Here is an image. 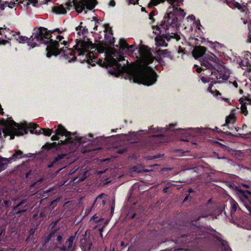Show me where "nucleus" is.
<instances>
[{"instance_id":"obj_1","label":"nucleus","mask_w":251,"mask_h":251,"mask_svg":"<svg viewBox=\"0 0 251 251\" xmlns=\"http://www.w3.org/2000/svg\"><path fill=\"white\" fill-rule=\"evenodd\" d=\"M75 48V53L92 66H94L95 63L98 61L102 66H112L108 71L116 76L126 73L134 82L147 86L154 84L157 80L156 73L148 66L154 58L147 46L141 45L140 47L139 56L137 57L136 62L129 66H126L125 64L123 66L118 64V62L124 60V57L113 49H107L105 46L101 45L97 47V52H96L95 46L88 39L86 40H79Z\"/></svg>"},{"instance_id":"obj_2","label":"nucleus","mask_w":251,"mask_h":251,"mask_svg":"<svg viewBox=\"0 0 251 251\" xmlns=\"http://www.w3.org/2000/svg\"><path fill=\"white\" fill-rule=\"evenodd\" d=\"M0 124L3 126L2 129V132L4 136H10V139H13L15 135L20 136L26 133L28 129H30L32 133H37V128H38L39 133H42L48 136H50L52 132V129L40 128L37 125L32 123H27L24 122L21 125L17 124L11 118L6 120H1Z\"/></svg>"},{"instance_id":"obj_3","label":"nucleus","mask_w":251,"mask_h":251,"mask_svg":"<svg viewBox=\"0 0 251 251\" xmlns=\"http://www.w3.org/2000/svg\"><path fill=\"white\" fill-rule=\"evenodd\" d=\"M58 30L56 29L51 32V35H53V40H50V44L46 48L47 56L49 58L52 55L56 56L61 54L69 62H71L75 60V57L73 51L66 47L67 42L63 40V37L61 36L59 32L56 33L55 31Z\"/></svg>"},{"instance_id":"obj_4","label":"nucleus","mask_w":251,"mask_h":251,"mask_svg":"<svg viewBox=\"0 0 251 251\" xmlns=\"http://www.w3.org/2000/svg\"><path fill=\"white\" fill-rule=\"evenodd\" d=\"M12 34L15 39L20 43L27 42L28 45L32 48L41 43L47 44L49 43L50 40H53V35H51V32L48 31L45 28L38 29L34 33V37L31 36L29 39L25 36H20L18 34H15L14 32Z\"/></svg>"},{"instance_id":"obj_5","label":"nucleus","mask_w":251,"mask_h":251,"mask_svg":"<svg viewBox=\"0 0 251 251\" xmlns=\"http://www.w3.org/2000/svg\"><path fill=\"white\" fill-rule=\"evenodd\" d=\"M55 134L53 135L51 139L52 140H59V136L64 135L66 138L65 140H60L59 141V144H65L68 143L75 144L77 142L81 143L86 141L83 140L82 138H79L75 133L71 134L70 132L66 130V129L61 125L58 126L57 129L55 131Z\"/></svg>"},{"instance_id":"obj_6","label":"nucleus","mask_w":251,"mask_h":251,"mask_svg":"<svg viewBox=\"0 0 251 251\" xmlns=\"http://www.w3.org/2000/svg\"><path fill=\"white\" fill-rule=\"evenodd\" d=\"M230 75V71L221 62L214 71H211V79L216 83H223L227 80Z\"/></svg>"},{"instance_id":"obj_7","label":"nucleus","mask_w":251,"mask_h":251,"mask_svg":"<svg viewBox=\"0 0 251 251\" xmlns=\"http://www.w3.org/2000/svg\"><path fill=\"white\" fill-rule=\"evenodd\" d=\"M97 4L96 0H75L74 1L73 5L78 13H81L84 11L85 14L86 9L92 10Z\"/></svg>"},{"instance_id":"obj_8","label":"nucleus","mask_w":251,"mask_h":251,"mask_svg":"<svg viewBox=\"0 0 251 251\" xmlns=\"http://www.w3.org/2000/svg\"><path fill=\"white\" fill-rule=\"evenodd\" d=\"M221 62L217 56L212 53L207 54L201 62L202 66L206 69L214 71Z\"/></svg>"},{"instance_id":"obj_9","label":"nucleus","mask_w":251,"mask_h":251,"mask_svg":"<svg viewBox=\"0 0 251 251\" xmlns=\"http://www.w3.org/2000/svg\"><path fill=\"white\" fill-rule=\"evenodd\" d=\"M177 24L178 18L175 17L172 11V8H169L168 12L165 15L162 21V24L161 25V27L165 29H168L171 27H176Z\"/></svg>"},{"instance_id":"obj_10","label":"nucleus","mask_w":251,"mask_h":251,"mask_svg":"<svg viewBox=\"0 0 251 251\" xmlns=\"http://www.w3.org/2000/svg\"><path fill=\"white\" fill-rule=\"evenodd\" d=\"M238 195L245 206L251 214V192L249 191H243L238 189Z\"/></svg>"},{"instance_id":"obj_11","label":"nucleus","mask_w":251,"mask_h":251,"mask_svg":"<svg viewBox=\"0 0 251 251\" xmlns=\"http://www.w3.org/2000/svg\"><path fill=\"white\" fill-rule=\"evenodd\" d=\"M180 2H174L171 4V6L169 7L172 8V11L175 17L178 18V21L183 19L186 15V13L183 10L177 7L178 3Z\"/></svg>"},{"instance_id":"obj_12","label":"nucleus","mask_w":251,"mask_h":251,"mask_svg":"<svg viewBox=\"0 0 251 251\" xmlns=\"http://www.w3.org/2000/svg\"><path fill=\"white\" fill-rule=\"evenodd\" d=\"M119 45L120 50L123 52H126L128 54L132 53L137 49V48L134 45L129 46L124 40H120Z\"/></svg>"},{"instance_id":"obj_13","label":"nucleus","mask_w":251,"mask_h":251,"mask_svg":"<svg viewBox=\"0 0 251 251\" xmlns=\"http://www.w3.org/2000/svg\"><path fill=\"white\" fill-rule=\"evenodd\" d=\"M65 7L61 4L58 6H54L52 7V11L58 14H64L66 13L67 9L70 10V7L72 6L71 3H66L65 4Z\"/></svg>"},{"instance_id":"obj_14","label":"nucleus","mask_w":251,"mask_h":251,"mask_svg":"<svg viewBox=\"0 0 251 251\" xmlns=\"http://www.w3.org/2000/svg\"><path fill=\"white\" fill-rule=\"evenodd\" d=\"M166 0H150V2L148 3V6L151 7L152 6H156L158 4L163 3ZM170 4H173L174 2H182L183 0H166Z\"/></svg>"},{"instance_id":"obj_15","label":"nucleus","mask_w":251,"mask_h":251,"mask_svg":"<svg viewBox=\"0 0 251 251\" xmlns=\"http://www.w3.org/2000/svg\"><path fill=\"white\" fill-rule=\"evenodd\" d=\"M206 48L204 47L199 46L194 48L192 55L195 58L201 57L206 51Z\"/></svg>"},{"instance_id":"obj_16","label":"nucleus","mask_w":251,"mask_h":251,"mask_svg":"<svg viewBox=\"0 0 251 251\" xmlns=\"http://www.w3.org/2000/svg\"><path fill=\"white\" fill-rule=\"evenodd\" d=\"M239 65L242 69L247 70L249 72H251V61L250 60L244 59L240 61Z\"/></svg>"},{"instance_id":"obj_17","label":"nucleus","mask_w":251,"mask_h":251,"mask_svg":"<svg viewBox=\"0 0 251 251\" xmlns=\"http://www.w3.org/2000/svg\"><path fill=\"white\" fill-rule=\"evenodd\" d=\"M74 240L75 236H71L70 237L68 240L66 242L64 247L62 248V250L65 251L66 250L70 249L73 246Z\"/></svg>"},{"instance_id":"obj_18","label":"nucleus","mask_w":251,"mask_h":251,"mask_svg":"<svg viewBox=\"0 0 251 251\" xmlns=\"http://www.w3.org/2000/svg\"><path fill=\"white\" fill-rule=\"evenodd\" d=\"M13 33L14 32L12 30H10L7 28L0 27V34H4L5 38L10 40L11 38L8 36V33Z\"/></svg>"},{"instance_id":"obj_19","label":"nucleus","mask_w":251,"mask_h":251,"mask_svg":"<svg viewBox=\"0 0 251 251\" xmlns=\"http://www.w3.org/2000/svg\"><path fill=\"white\" fill-rule=\"evenodd\" d=\"M155 44L157 46H167V44L162 37H156L155 39Z\"/></svg>"},{"instance_id":"obj_20","label":"nucleus","mask_w":251,"mask_h":251,"mask_svg":"<svg viewBox=\"0 0 251 251\" xmlns=\"http://www.w3.org/2000/svg\"><path fill=\"white\" fill-rule=\"evenodd\" d=\"M20 0H12L10 1H6L4 2L5 6L12 8L15 7L18 4L20 3Z\"/></svg>"},{"instance_id":"obj_21","label":"nucleus","mask_w":251,"mask_h":251,"mask_svg":"<svg viewBox=\"0 0 251 251\" xmlns=\"http://www.w3.org/2000/svg\"><path fill=\"white\" fill-rule=\"evenodd\" d=\"M240 104H241V112L244 114L245 116H247L248 115V110H247V106H246V104L247 103H249V102H243V100H240Z\"/></svg>"},{"instance_id":"obj_22","label":"nucleus","mask_w":251,"mask_h":251,"mask_svg":"<svg viewBox=\"0 0 251 251\" xmlns=\"http://www.w3.org/2000/svg\"><path fill=\"white\" fill-rule=\"evenodd\" d=\"M230 203L231 205V213L232 214L234 213L238 208V204L234 200H230Z\"/></svg>"},{"instance_id":"obj_23","label":"nucleus","mask_w":251,"mask_h":251,"mask_svg":"<svg viewBox=\"0 0 251 251\" xmlns=\"http://www.w3.org/2000/svg\"><path fill=\"white\" fill-rule=\"evenodd\" d=\"M235 120V115L232 112L226 118V124L224 125L227 126L229 124H233Z\"/></svg>"},{"instance_id":"obj_24","label":"nucleus","mask_w":251,"mask_h":251,"mask_svg":"<svg viewBox=\"0 0 251 251\" xmlns=\"http://www.w3.org/2000/svg\"><path fill=\"white\" fill-rule=\"evenodd\" d=\"M163 136L161 134L157 135H153L151 138V140L153 142H158L159 143H161L163 142L162 138Z\"/></svg>"},{"instance_id":"obj_25","label":"nucleus","mask_w":251,"mask_h":251,"mask_svg":"<svg viewBox=\"0 0 251 251\" xmlns=\"http://www.w3.org/2000/svg\"><path fill=\"white\" fill-rule=\"evenodd\" d=\"M22 157H23L22 151L20 150H17L15 151V153L13 154L11 160L15 159L16 158H21Z\"/></svg>"},{"instance_id":"obj_26","label":"nucleus","mask_w":251,"mask_h":251,"mask_svg":"<svg viewBox=\"0 0 251 251\" xmlns=\"http://www.w3.org/2000/svg\"><path fill=\"white\" fill-rule=\"evenodd\" d=\"M238 82H239L237 79L233 78L230 79L229 80V83L230 85H231L235 88H237L238 86Z\"/></svg>"},{"instance_id":"obj_27","label":"nucleus","mask_w":251,"mask_h":251,"mask_svg":"<svg viewBox=\"0 0 251 251\" xmlns=\"http://www.w3.org/2000/svg\"><path fill=\"white\" fill-rule=\"evenodd\" d=\"M20 2H22V3H24V2H25V3L24 4H25V5H26V6L28 5L29 4V2L31 3H33V5H35V4L37 3V0H20Z\"/></svg>"},{"instance_id":"obj_28","label":"nucleus","mask_w":251,"mask_h":251,"mask_svg":"<svg viewBox=\"0 0 251 251\" xmlns=\"http://www.w3.org/2000/svg\"><path fill=\"white\" fill-rule=\"evenodd\" d=\"M152 32L157 35H158L161 33L160 28L158 26H152Z\"/></svg>"},{"instance_id":"obj_29","label":"nucleus","mask_w":251,"mask_h":251,"mask_svg":"<svg viewBox=\"0 0 251 251\" xmlns=\"http://www.w3.org/2000/svg\"><path fill=\"white\" fill-rule=\"evenodd\" d=\"M201 80L203 83H206L209 82L212 79H211V76L209 77L202 76L201 77Z\"/></svg>"},{"instance_id":"obj_30","label":"nucleus","mask_w":251,"mask_h":251,"mask_svg":"<svg viewBox=\"0 0 251 251\" xmlns=\"http://www.w3.org/2000/svg\"><path fill=\"white\" fill-rule=\"evenodd\" d=\"M244 59L251 61V53L249 51H246L244 54Z\"/></svg>"},{"instance_id":"obj_31","label":"nucleus","mask_w":251,"mask_h":251,"mask_svg":"<svg viewBox=\"0 0 251 251\" xmlns=\"http://www.w3.org/2000/svg\"><path fill=\"white\" fill-rule=\"evenodd\" d=\"M64 156H65V155H64V154H62V155H58L56 157H55V158H54V160L53 163H55L57 162L58 161H59V160H60L61 159H62Z\"/></svg>"},{"instance_id":"obj_32","label":"nucleus","mask_w":251,"mask_h":251,"mask_svg":"<svg viewBox=\"0 0 251 251\" xmlns=\"http://www.w3.org/2000/svg\"><path fill=\"white\" fill-rule=\"evenodd\" d=\"M232 4L234 6L237 8L238 9H241L242 8L240 4L237 2L234 1V2H233Z\"/></svg>"},{"instance_id":"obj_33","label":"nucleus","mask_w":251,"mask_h":251,"mask_svg":"<svg viewBox=\"0 0 251 251\" xmlns=\"http://www.w3.org/2000/svg\"><path fill=\"white\" fill-rule=\"evenodd\" d=\"M241 137L246 139L251 138V132L247 134H244L241 135Z\"/></svg>"},{"instance_id":"obj_34","label":"nucleus","mask_w":251,"mask_h":251,"mask_svg":"<svg viewBox=\"0 0 251 251\" xmlns=\"http://www.w3.org/2000/svg\"><path fill=\"white\" fill-rule=\"evenodd\" d=\"M1 134V131L0 130V136ZM7 161V159L0 157V165L4 164Z\"/></svg>"},{"instance_id":"obj_35","label":"nucleus","mask_w":251,"mask_h":251,"mask_svg":"<svg viewBox=\"0 0 251 251\" xmlns=\"http://www.w3.org/2000/svg\"><path fill=\"white\" fill-rule=\"evenodd\" d=\"M116 246V243L114 242L112 243L110 245V251H115V248Z\"/></svg>"},{"instance_id":"obj_36","label":"nucleus","mask_w":251,"mask_h":251,"mask_svg":"<svg viewBox=\"0 0 251 251\" xmlns=\"http://www.w3.org/2000/svg\"><path fill=\"white\" fill-rule=\"evenodd\" d=\"M158 54L159 55H164L166 54V52H167V50H159L157 51Z\"/></svg>"},{"instance_id":"obj_37","label":"nucleus","mask_w":251,"mask_h":251,"mask_svg":"<svg viewBox=\"0 0 251 251\" xmlns=\"http://www.w3.org/2000/svg\"><path fill=\"white\" fill-rule=\"evenodd\" d=\"M114 38L112 37H110L109 39H106V42L111 45L113 44Z\"/></svg>"},{"instance_id":"obj_38","label":"nucleus","mask_w":251,"mask_h":251,"mask_svg":"<svg viewBox=\"0 0 251 251\" xmlns=\"http://www.w3.org/2000/svg\"><path fill=\"white\" fill-rule=\"evenodd\" d=\"M159 130V129L158 127L152 128L151 127L150 129H149L150 132L151 133H153L156 131H158Z\"/></svg>"},{"instance_id":"obj_39","label":"nucleus","mask_w":251,"mask_h":251,"mask_svg":"<svg viewBox=\"0 0 251 251\" xmlns=\"http://www.w3.org/2000/svg\"><path fill=\"white\" fill-rule=\"evenodd\" d=\"M115 5V2L114 0H111L109 3V6L114 7Z\"/></svg>"},{"instance_id":"obj_40","label":"nucleus","mask_w":251,"mask_h":251,"mask_svg":"<svg viewBox=\"0 0 251 251\" xmlns=\"http://www.w3.org/2000/svg\"><path fill=\"white\" fill-rule=\"evenodd\" d=\"M8 42V40L0 39V44L5 45Z\"/></svg>"},{"instance_id":"obj_41","label":"nucleus","mask_w":251,"mask_h":251,"mask_svg":"<svg viewBox=\"0 0 251 251\" xmlns=\"http://www.w3.org/2000/svg\"><path fill=\"white\" fill-rule=\"evenodd\" d=\"M155 13L154 12L152 11L150 13L149 18L150 20H153V17L154 16Z\"/></svg>"},{"instance_id":"obj_42","label":"nucleus","mask_w":251,"mask_h":251,"mask_svg":"<svg viewBox=\"0 0 251 251\" xmlns=\"http://www.w3.org/2000/svg\"><path fill=\"white\" fill-rule=\"evenodd\" d=\"M139 0H128L129 1V3L130 4H136V3L138 2Z\"/></svg>"},{"instance_id":"obj_43","label":"nucleus","mask_w":251,"mask_h":251,"mask_svg":"<svg viewBox=\"0 0 251 251\" xmlns=\"http://www.w3.org/2000/svg\"><path fill=\"white\" fill-rule=\"evenodd\" d=\"M56 145V143L54 142L51 144L49 145L48 149H50L51 148H54Z\"/></svg>"},{"instance_id":"obj_44","label":"nucleus","mask_w":251,"mask_h":251,"mask_svg":"<svg viewBox=\"0 0 251 251\" xmlns=\"http://www.w3.org/2000/svg\"><path fill=\"white\" fill-rule=\"evenodd\" d=\"M223 246H224L225 251H230V249L227 245H225L223 244Z\"/></svg>"},{"instance_id":"obj_45","label":"nucleus","mask_w":251,"mask_h":251,"mask_svg":"<svg viewBox=\"0 0 251 251\" xmlns=\"http://www.w3.org/2000/svg\"><path fill=\"white\" fill-rule=\"evenodd\" d=\"M188 19L190 20H191V21H194L195 19V17L194 15H190V16H189L188 17H187Z\"/></svg>"},{"instance_id":"obj_46","label":"nucleus","mask_w":251,"mask_h":251,"mask_svg":"<svg viewBox=\"0 0 251 251\" xmlns=\"http://www.w3.org/2000/svg\"><path fill=\"white\" fill-rule=\"evenodd\" d=\"M212 84H210V85L209 87H208V91L210 93H212V94H213V91H212Z\"/></svg>"},{"instance_id":"obj_47","label":"nucleus","mask_w":251,"mask_h":251,"mask_svg":"<svg viewBox=\"0 0 251 251\" xmlns=\"http://www.w3.org/2000/svg\"><path fill=\"white\" fill-rule=\"evenodd\" d=\"M5 6V4L4 3L3 4H0V9L1 10H3L4 9V7Z\"/></svg>"},{"instance_id":"obj_48","label":"nucleus","mask_w":251,"mask_h":251,"mask_svg":"<svg viewBox=\"0 0 251 251\" xmlns=\"http://www.w3.org/2000/svg\"><path fill=\"white\" fill-rule=\"evenodd\" d=\"M77 34L79 35V36H81V35H82V36L84 35L83 32L81 31L80 30H79L77 31Z\"/></svg>"},{"instance_id":"obj_49","label":"nucleus","mask_w":251,"mask_h":251,"mask_svg":"<svg viewBox=\"0 0 251 251\" xmlns=\"http://www.w3.org/2000/svg\"><path fill=\"white\" fill-rule=\"evenodd\" d=\"M223 100L226 101V102H227L228 103H229V104H230V101L228 99H226V98H223Z\"/></svg>"},{"instance_id":"obj_50","label":"nucleus","mask_w":251,"mask_h":251,"mask_svg":"<svg viewBox=\"0 0 251 251\" xmlns=\"http://www.w3.org/2000/svg\"><path fill=\"white\" fill-rule=\"evenodd\" d=\"M202 70V69L201 68H197L196 69V71L198 73H200Z\"/></svg>"},{"instance_id":"obj_51","label":"nucleus","mask_w":251,"mask_h":251,"mask_svg":"<svg viewBox=\"0 0 251 251\" xmlns=\"http://www.w3.org/2000/svg\"><path fill=\"white\" fill-rule=\"evenodd\" d=\"M57 240L59 241V242H60L62 240V236H60V235H59L57 236Z\"/></svg>"},{"instance_id":"obj_52","label":"nucleus","mask_w":251,"mask_h":251,"mask_svg":"<svg viewBox=\"0 0 251 251\" xmlns=\"http://www.w3.org/2000/svg\"><path fill=\"white\" fill-rule=\"evenodd\" d=\"M88 251H96V250L93 247H89V249Z\"/></svg>"},{"instance_id":"obj_53","label":"nucleus","mask_w":251,"mask_h":251,"mask_svg":"<svg viewBox=\"0 0 251 251\" xmlns=\"http://www.w3.org/2000/svg\"><path fill=\"white\" fill-rule=\"evenodd\" d=\"M248 41L251 42V34H250L248 38Z\"/></svg>"},{"instance_id":"obj_54","label":"nucleus","mask_w":251,"mask_h":251,"mask_svg":"<svg viewBox=\"0 0 251 251\" xmlns=\"http://www.w3.org/2000/svg\"><path fill=\"white\" fill-rule=\"evenodd\" d=\"M133 170L134 171H135V172H140V171L137 170V168L136 167H134L133 168Z\"/></svg>"},{"instance_id":"obj_55","label":"nucleus","mask_w":251,"mask_h":251,"mask_svg":"<svg viewBox=\"0 0 251 251\" xmlns=\"http://www.w3.org/2000/svg\"><path fill=\"white\" fill-rule=\"evenodd\" d=\"M102 230H103L102 228H101V229H100V236H101V237H102Z\"/></svg>"},{"instance_id":"obj_56","label":"nucleus","mask_w":251,"mask_h":251,"mask_svg":"<svg viewBox=\"0 0 251 251\" xmlns=\"http://www.w3.org/2000/svg\"><path fill=\"white\" fill-rule=\"evenodd\" d=\"M97 27H98V25L96 24V23L95 24V25L94 26V30H97Z\"/></svg>"},{"instance_id":"obj_57","label":"nucleus","mask_w":251,"mask_h":251,"mask_svg":"<svg viewBox=\"0 0 251 251\" xmlns=\"http://www.w3.org/2000/svg\"><path fill=\"white\" fill-rule=\"evenodd\" d=\"M3 113V112L2 111V109L1 107V105H0V114H2Z\"/></svg>"},{"instance_id":"obj_58","label":"nucleus","mask_w":251,"mask_h":251,"mask_svg":"<svg viewBox=\"0 0 251 251\" xmlns=\"http://www.w3.org/2000/svg\"><path fill=\"white\" fill-rule=\"evenodd\" d=\"M243 186L247 188H249V186L247 184H243Z\"/></svg>"},{"instance_id":"obj_59","label":"nucleus","mask_w":251,"mask_h":251,"mask_svg":"<svg viewBox=\"0 0 251 251\" xmlns=\"http://www.w3.org/2000/svg\"><path fill=\"white\" fill-rule=\"evenodd\" d=\"M174 36H176V40H178L179 39V37H178V35H175Z\"/></svg>"},{"instance_id":"obj_60","label":"nucleus","mask_w":251,"mask_h":251,"mask_svg":"<svg viewBox=\"0 0 251 251\" xmlns=\"http://www.w3.org/2000/svg\"><path fill=\"white\" fill-rule=\"evenodd\" d=\"M188 199V196L186 197L184 200V201H186Z\"/></svg>"},{"instance_id":"obj_61","label":"nucleus","mask_w":251,"mask_h":251,"mask_svg":"<svg viewBox=\"0 0 251 251\" xmlns=\"http://www.w3.org/2000/svg\"><path fill=\"white\" fill-rule=\"evenodd\" d=\"M239 92H240V94H242L243 93V90H241V89H240Z\"/></svg>"},{"instance_id":"obj_62","label":"nucleus","mask_w":251,"mask_h":251,"mask_svg":"<svg viewBox=\"0 0 251 251\" xmlns=\"http://www.w3.org/2000/svg\"><path fill=\"white\" fill-rule=\"evenodd\" d=\"M217 158H218V159H225V157L220 158V157H217Z\"/></svg>"},{"instance_id":"obj_63","label":"nucleus","mask_w":251,"mask_h":251,"mask_svg":"<svg viewBox=\"0 0 251 251\" xmlns=\"http://www.w3.org/2000/svg\"><path fill=\"white\" fill-rule=\"evenodd\" d=\"M194 130H197V131H198L200 129L199 128H196V129H193Z\"/></svg>"},{"instance_id":"obj_64","label":"nucleus","mask_w":251,"mask_h":251,"mask_svg":"<svg viewBox=\"0 0 251 251\" xmlns=\"http://www.w3.org/2000/svg\"><path fill=\"white\" fill-rule=\"evenodd\" d=\"M121 246H124V242H122L121 243Z\"/></svg>"}]
</instances>
